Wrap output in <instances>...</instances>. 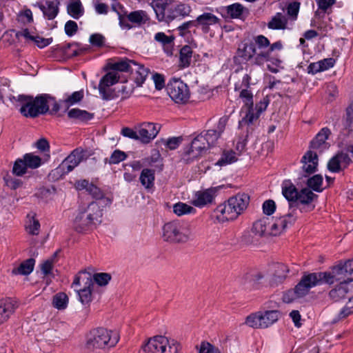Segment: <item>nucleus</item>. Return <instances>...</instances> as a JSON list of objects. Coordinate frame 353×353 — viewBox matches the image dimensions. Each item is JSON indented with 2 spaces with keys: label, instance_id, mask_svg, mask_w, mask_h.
Listing matches in <instances>:
<instances>
[{
  "label": "nucleus",
  "instance_id": "obj_1",
  "mask_svg": "<svg viewBox=\"0 0 353 353\" xmlns=\"http://www.w3.org/2000/svg\"><path fill=\"white\" fill-rule=\"evenodd\" d=\"M249 202L250 196L248 194L239 193L219 205L214 210V214L219 222L233 221L247 208Z\"/></svg>",
  "mask_w": 353,
  "mask_h": 353
},
{
  "label": "nucleus",
  "instance_id": "obj_2",
  "mask_svg": "<svg viewBox=\"0 0 353 353\" xmlns=\"http://www.w3.org/2000/svg\"><path fill=\"white\" fill-rule=\"evenodd\" d=\"M103 210L98 202H91L85 208H79L74 220V228L78 232L90 230L102 221Z\"/></svg>",
  "mask_w": 353,
  "mask_h": 353
},
{
  "label": "nucleus",
  "instance_id": "obj_3",
  "mask_svg": "<svg viewBox=\"0 0 353 353\" xmlns=\"http://www.w3.org/2000/svg\"><path fill=\"white\" fill-rule=\"evenodd\" d=\"M119 340L117 332L104 327H97L87 334L85 347L92 351L109 349L114 347Z\"/></svg>",
  "mask_w": 353,
  "mask_h": 353
},
{
  "label": "nucleus",
  "instance_id": "obj_4",
  "mask_svg": "<svg viewBox=\"0 0 353 353\" xmlns=\"http://www.w3.org/2000/svg\"><path fill=\"white\" fill-rule=\"evenodd\" d=\"M162 237L170 243H185L192 239V232L188 223L174 220L164 224Z\"/></svg>",
  "mask_w": 353,
  "mask_h": 353
},
{
  "label": "nucleus",
  "instance_id": "obj_5",
  "mask_svg": "<svg viewBox=\"0 0 353 353\" xmlns=\"http://www.w3.org/2000/svg\"><path fill=\"white\" fill-rule=\"evenodd\" d=\"M156 17L159 21L169 23L178 17L185 18L190 15L192 8L189 4L179 3L166 9L163 3H156Z\"/></svg>",
  "mask_w": 353,
  "mask_h": 353
},
{
  "label": "nucleus",
  "instance_id": "obj_6",
  "mask_svg": "<svg viewBox=\"0 0 353 353\" xmlns=\"http://www.w3.org/2000/svg\"><path fill=\"white\" fill-rule=\"evenodd\" d=\"M279 310L258 311L248 315L245 324L254 329H265L276 323L280 317Z\"/></svg>",
  "mask_w": 353,
  "mask_h": 353
},
{
  "label": "nucleus",
  "instance_id": "obj_7",
  "mask_svg": "<svg viewBox=\"0 0 353 353\" xmlns=\"http://www.w3.org/2000/svg\"><path fill=\"white\" fill-rule=\"evenodd\" d=\"M321 277L319 276L318 272L310 273L303 275L299 283L295 286L292 290H289L283 295V299L285 303H290L294 301V297L288 298L290 294L294 295L296 297H303L309 292V290L312 287L321 285Z\"/></svg>",
  "mask_w": 353,
  "mask_h": 353
},
{
  "label": "nucleus",
  "instance_id": "obj_8",
  "mask_svg": "<svg viewBox=\"0 0 353 353\" xmlns=\"http://www.w3.org/2000/svg\"><path fill=\"white\" fill-rule=\"evenodd\" d=\"M145 353H179V344L174 340L170 341L163 336H156L149 339L143 347Z\"/></svg>",
  "mask_w": 353,
  "mask_h": 353
},
{
  "label": "nucleus",
  "instance_id": "obj_9",
  "mask_svg": "<svg viewBox=\"0 0 353 353\" xmlns=\"http://www.w3.org/2000/svg\"><path fill=\"white\" fill-rule=\"evenodd\" d=\"M318 195L314 194L310 189L307 188H302L299 190L297 199L294 203H291L292 212L294 217L296 216V210L301 213H307L312 212L315 208L314 201L316 200Z\"/></svg>",
  "mask_w": 353,
  "mask_h": 353
},
{
  "label": "nucleus",
  "instance_id": "obj_10",
  "mask_svg": "<svg viewBox=\"0 0 353 353\" xmlns=\"http://www.w3.org/2000/svg\"><path fill=\"white\" fill-rule=\"evenodd\" d=\"M166 90L170 98L178 103H184L190 98L189 88L180 79H171L167 84Z\"/></svg>",
  "mask_w": 353,
  "mask_h": 353
},
{
  "label": "nucleus",
  "instance_id": "obj_11",
  "mask_svg": "<svg viewBox=\"0 0 353 353\" xmlns=\"http://www.w3.org/2000/svg\"><path fill=\"white\" fill-rule=\"evenodd\" d=\"M346 261L344 263H340L334 266L331 271L318 272L319 276L323 283L333 284L334 282H339L341 284H347L350 283L348 275L346 273Z\"/></svg>",
  "mask_w": 353,
  "mask_h": 353
},
{
  "label": "nucleus",
  "instance_id": "obj_12",
  "mask_svg": "<svg viewBox=\"0 0 353 353\" xmlns=\"http://www.w3.org/2000/svg\"><path fill=\"white\" fill-rule=\"evenodd\" d=\"M120 75L117 72H108L102 77L99 83V92L103 100L110 101L114 99L117 94L110 86L119 81Z\"/></svg>",
  "mask_w": 353,
  "mask_h": 353
},
{
  "label": "nucleus",
  "instance_id": "obj_13",
  "mask_svg": "<svg viewBox=\"0 0 353 353\" xmlns=\"http://www.w3.org/2000/svg\"><path fill=\"white\" fill-rule=\"evenodd\" d=\"M209 148L203 133H201L192 140L190 146L184 151L183 159L186 163H190Z\"/></svg>",
  "mask_w": 353,
  "mask_h": 353
},
{
  "label": "nucleus",
  "instance_id": "obj_14",
  "mask_svg": "<svg viewBox=\"0 0 353 353\" xmlns=\"http://www.w3.org/2000/svg\"><path fill=\"white\" fill-rule=\"evenodd\" d=\"M83 159V154L81 152H79L77 149L73 150L57 167L52 171L51 175L57 176L59 175L61 176L63 174H68L71 172Z\"/></svg>",
  "mask_w": 353,
  "mask_h": 353
},
{
  "label": "nucleus",
  "instance_id": "obj_15",
  "mask_svg": "<svg viewBox=\"0 0 353 353\" xmlns=\"http://www.w3.org/2000/svg\"><path fill=\"white\" fill-rule=\"evenodd\" d=\"M17 101L20 103V113L26 118H36L34 117V110H37L38 103L37 102V97H34L31 95L19 94L17 97Z\"/></svg>",
  "mask_w": 353,
  "mask_h": 353
},
{
  "label": "nucleus",
  "instance_id": "obj_16",
  "mask_svg": "<svg viewBox=\"0 0 353 353\" xmlns=\"http://www.w3.org/2000/svg\"><path fill=\"white\" fill-rule=\"evenodd\" d=\"M196 28L201 30L204 34L210 31L211 26H221V20L212 12H204L195 19Z\"/></svg>",
  "mask_w": 353,
  "mask_h": 353
},
{
  "label": "nucleus",
  "instance_id": "obj_17",
  "mask_svg": "<svg viewBox=\"0 0 353 353\" xmlns=\"http://www.w3.org/2000/svg\"><path fill=\"white\" fill-rule=\"evenodd\" d=\"M318 155L312 150H308L302 157L301 162L303 164L302 170L304 174L299 178H307L308 175L314 173L317 170Z\"/></svg>",
  "mask_w": 353,
  "mask_h": 353
},
{
  "label": "nucleus",
  "instance_id": "obj_18",
  "mask_svg": "<svg viewBox=\"0 0 353 353\" xmlns=\"http://www.w3.org/2000/svg\"><path fill=\"white\" fill-rule=\"evenodd\" d=\"M283 48L282 43L279 41L272 45L270 44L267 50H261L259 52L256 57L254 58V64L261 65L265 62L270 61L276 65H279L281 61L278 59L272 57L271 54L274 50H281Z\"/></svg>",
  "mask_w": 353,
  "mask_h": 353
},
{
  "label": "nucleus",
  "instance_id": "obj_19",
  "mask_svg": "<svg viewBox=\"0 0 353 353\" xmlns=\"http://www.w3.org/2000/svg\"><path fill=\"white\" fill-rule=\"evenodd\" d=\"M255 46V43L252 41H243L239 45L236 52V58H241L242 61L248 62L253 59L254 63V58L259 52Z\"/></svg>",
  "mask_w": 353,
  "mask_h": 353
},
{
  "label": "nucleus",
  "instance_id": "obj_20",
  "mask_svg": "<svg viewBox=\"0 0 353 353\" xmlns=\"http://www.w3.org/2000/svg\"><path fill=\"white\" fill-rule=\"evenodd\" d=\"M331 134V131L327 128H323L315 137L310 141V150H315L321 153L324 150H327L330 147V144L326 142L329 136Z\"/></svg>",
  "mask_w": 353,
  "mask_h": 353
},
{
  "label": "nucleus",
  "instance_id": "obj_21",
  "mask_svg": "<svg viewBox=\"0 0 353 353\" xmlns=\"http://www.w3.org/2000/svg\"><path fill=\"white\" fill-rule=\"evenodd\" d=\"M159 130L160 127L153 123H143L141 124L138 128L139 141L143 143H149L157 137Z\"/></svg>",
  "mask_w": 353,
  "mask_h": 353
},
{
  "label": "nucleus",
  "instance_id": "obj_22",
  "mask_svg": "<svg viewBox=\"0 0 353 353\" xmlns=\"http://www.w3.org/2000/svg\"><path fill=\"white\" fill-rule=\"evenodd\" d=\"M293 213H288L283 216L276 219L274 223L270 226L268 234L272 236L280 234L288 225H292L296 221Z\"/></svg>",
  "mask_w": 353,
  "mask_h": 353
},
{
  "label": "nucleus",
  "instance_id": "obj_23",
  "mask_svg": "<svg viewBox=\"0 0 353 353\" xmlns=\"http://www.w3.org/2000/svg\"><path fill=\"white\" fill-rule=\"evenodd\" d=\"M17 307V301L11 298L0 300V325L8 321Z\"/></svg>",
  "mask_w": 353,
  "mask_h": 353
},
{
  "label": "nucleus",
  "instance_id": "obj_24",
  "mask_svg": "<svg viewBox=\"0 0 353 353\" xmlns=\"http://www.w3.org/2000/svg\"><path fill=\"white\" fill-rule=\"evenodd\" d=\"M132 65H137V62L128 58H123L114 63H108L106 65V70H111L112 72H134Z\"/></svg>",
  "mask_w": 353,
  "mask_h": 353
},
{
  "label": "nucleus",
  "instance_id": "obj_25",
  "mask_svg": "<svg viewBox=\"0 0 353 353\" xmlns=\"http://www.w3.org/2000/svg\"><path fill=\"white\" fill-rule=\"evenodd\" d=\"M60 2L54 3L51 1H46L45 5L40 2H37L34 6L38 7L43 12L44 18L48 20L54 19L59 12V6Z\"/></svg>",
  "mask_w": 353,
  "mask_h": 353
},
{
  "label": "nucleus",
  "instance_id": "obj_26",
  "mask_svg": "<svg viewBox=\"0 0 353 353\" xmlns=\"http://www.w3.org/2000/svg\"><path fill=\"white\" fill-rule=\"evenodd\" d=\"M281 188L282 194L288 200L289 208L291 209V203L296 201L299 191L290 180L283 181Z\"/></svg>",
  "mask_w": 353,
  "mask_h": 353
},
{
  "label": "nucleus",
  "instance_id": "obj_27",
  "mask_svg": "<svg viewBox=\"0 0 353 353\" xmlns=\"http://www.w3.org/2000/svg\"><path fill=\"white\" fill-rule=\"evenodd\" d=\"M51 100H54V97L49 94H41L37 96V102L38 103V109L34 110V117H39L41 114H46L49 111Z\"/></svg>",
  "mask_w": 353,
  "mask_h": 353
},
{
  "label": "nucleus",
  "instance_id": "obj_28",
  "mask_svg": "<svg viewBox=\"0 0 353 353\" xmlns=\"http://www.w3.org/2000/svg\"><path fill=\"white\" fill-rule=\"evenodd\" d=\"M222 10H224L226 12V14H222L223 17L239 19H242L243 18L244 13L247 11L246 8L239 3H234L225 6L222 8Z\"/></svg>",
  "mask_w": 353,
  "mask_h": 353
},
{
  "label": "nucleus",
  "instance_id": "obj_29",
  "mask_svg": "<svg viewBox=\"0 0 353 353\" xmlns=\"http://www.w3.org/2000/svg\"><path fill=\"white\" fill-rule=\"evenodd\" d=\"M92 286H93L92 281L90 277L88 276L87 277L85 286L83 289H75L78 293L80 301L83 305L88 304L92 301Z\"/></svg>",
  "mask_w": 353,
  "mask_h": 353
},
{
  "label": "nucleus",
  "instance_id": "obj_30",
  "mask_svg": "<svg viewBox=\"0 0 353 353\" xmlns=\"http://www.w3.org/2000/svg\"><path fill=\"white\" fill-rule=\"evenodd\" d=\"M50 158L49 154H44L43 161L41 157L34 155L33 153H26L23 156V161H25L28 168L36 169L39 168L43 163L48 161Z\"/></svg>",
  "mask_w": 353,
  "mask_h": 353
},
{
  "label": "nucleus",
  "instance_id": "obj_31",
  "mask_svg": "<svg viewBox=\"0 0 353 353\" xmlns=\"http://www.w3.org/2000/svg\"><path fill=\"white\" fill-rule=\"evenodd\" d=\"M289 269L287 265L283 263H278L275 266L274 273L270 281L272 285H277L285 279Z\"/></svg>",
  "mask_w": 353,
  "mask_h": 353
},
{
  "label": "nucleus",
  "instance_id": "obj_32",
  "mask_svg": "<svg viewBox=\"0 0 353 353\" xmlns=\"http://www.w3.org/2000/svg\"><path fill=\"white\" fill-rule=\"evenodd\" d=\"M94 113L79 108H72L68 112V117L70 119L77 120L81 122H87L94 118Z\"/></svg>",
  "mask_w": 353,
  "mask_h": 353
},
{
  "label": "nucleus",
  "instance_id": "obj_33",
  "mask_svg": "<svg viewBox=\"0 0 353 353\" xmlns=\"http://www.w3.org/2000/svg\"><path fill=\"white\" fill-rule=\"evenodd\" d=\"M35 260L32 258L28 259L23 261L19 267L12 270V275H28L34 270Z\"/></svg>",
  "mask_w": 353,
  "mask_h": 353
},
{
  "label": "nucleus",
  "instance_id": "obj_34",
  "mask_svg": "<svg viewBox=\"0 0 353 353\" xmlns=\"http://www.w3.org/2000/svg\"><path fill=\"white\" fill-rule=\"evenodd\" d=\"M192 57V50L190 46L185 45L179 52V67L185 68L190 65Z\"/></svg>",
  "mask_w": 353,
  "mask_h": 353
},
{
  "label": "nucleus",
  "instance_id": "obj_35",
  "mask_svg": "<svg viewBox=\"0 0 353 353\" xmlns=\"http://www.w3.org/2000/svg\"><path fill=\"white\" fill-rule=\"evenodd\" d=\"M88 193L95 199L96 201L94 202H98L101 208L103 207L102 204L108 205L111 203V201L108 198L104 197L102 191L92 183L90 185Z\"/></svg>",
  "mask_w": 353,
  "mask_h": 353
},
{
  "label": "nucleus",
  "instance_id": "obj_36",
  "mask_svg": "<svg viewBox=\"0 0 353 353\" xmlns=\"http://www.w3.org/2000/svg\"><path fill=\"white\" fill-rule=\"evenodd\" d=\"M127 18L130 22L138 26L145 24L149 20L146 12L143 10L131 12L127 15Z\"/></svg>",
  "mask_w": 353,
  "mask_h": 353
},
{
  "label": "nucleus",
  "instance_id": "obj_37",
  "mask_svg": "<svg viewBox=\"0 0 353 353\" xmlns=\"http://www.w3.org/2000/svg\"><path fill=\"white\" fill-rule=\"evenodd\" d=\"M154 170L149 168L143 169L139 177L141 183L146 189H150L154 186Z\"/></svg>",
  "mask_w": 353,
  "mask_h": 353
},
{
  "label": "nucleus",
  "instance_id": "obj_38",
  "mask_svg": "<svg viewBox=\"0 0 353 353\" xmlns=\"http://www.w3.org/2000/svg\"><path fill=\"white\" fill-rule=\"evenodd\" d=\"M134 80L137 86H141L144 83L146 77L149 74V70L145 68L142 65H139L137 63V65H134Z\"/></svg>",
  "mask_w": 353,
  "mask_h": 353
},
{
  "label": "nucleus",
  "instance_id": "obj_39",
  "mask_svg": "<svg viewBox=\"0 0 353 353\" xmlns=\"http://www.w3.org/2000/svg\"><path fill=\"white\" fill-rule=\"evenodd\" d=\"M287 19L281 13L278 12L268 22V27L272 30H283L287 26Z\"/></svg>",
  "mask_w": 353,
  "mask_h": 353
},
{
  "label": "nucleus",
  "instance_id": "obj_40",
  "mask_svg": "<svg viewBox=\"0 0 353 353\" xmlns=\"http://www.w3.org/2000/svg\"><path fill=\"white\" fill-rule=\"evenodd\" d=\"M270 224V219L266 217L255 221L252 228V232L259 236H262L268 233V225Z\"/></svg>",
  "mask_w": 353,
  "mask_h": 353
},
{
  "label": "nucleus",
  "instance_id": "obj_41",
  "mask_svg": "<svg viewBox=\"0 0 353 353\" xmlns=\"http://www.w3.org/2000/svg\"><path fill=\"white\" fill-rule=\"evenodd\" d=\"M213 196L208 191L199 192L196 194V197L192 203L194 206L201 208L208 203L212 202Z\"/></svg>",
  "mask_w": 353,
  "mask_h": 353
},
{
  "label": "nucleus",
  "instance_id": "obj_42",
  "mask_svg": "<svg viewBox=\"0 0 353 353\" xmlns=\"http://www.w3.org/2000/svg\"><path fill=\"white\" fill-rule=\"evenodd\" d=\"M84 96L83 90L74 92L69 95L65 99L62 100V104L64 105L65 110L69 109L70 106L80 102Z\"/></svg>",
  "mask_w": 353,
  "mask_h": 353
},
{
  "label": "nucleus",
  "instance_id": "obj_43",
  "mask_svg": "<svg viewBox=\"0 0 353 353\" xmlns=\"http://www.w3.org/2000/svg\"><path fill=\"white\" fill-rule=\"evenodd\" d=\"M348 290L345 284L337 285L335 288L330 290L329 296L332 300L336 302L346 297Z\"/></svg>",
  "mask_w": 353,
  "mask_h": 353
},
{
  "label": "nucleus",
  "instance_id": "obj_44",
  "mask_svg": "<svg viewBox=\"0 0 353 353\" xmlns=\"http://www.w3.org/2000/svg\"><path fill=\"white\" fill-rule=\"evenodd\" d=\"M68 13L74 19H78L83 14V8L80 1L70 3L67 7Z\"/></svg>",
  "mask_w": 353,
  "mask_h": 353
},
{
  "label": "nucleus",
  "instance_id": "obj_45",
  "mask_svg": "<svg viewBox=\"0 0 353 353\" xmlns=\"http://www.w3.org/2000/svg\"><path fill=\"white\" fill-rule=\"evenodd\" d=\"M247 109L248 111L245 117H243L242 119L239 122V128H242L243 125L250 126V125H252L254 122L257 121L260 117L257 114V113L254 112V106H252L251 108Z\"/></svg>",
  "mask_w": 353,
  "mask_h": 353
},
{
  "label": "nucleus",
  "instance_id": "obj_46",
  "mask_svg": "<svg viewBox=\"0 0 353 353\" xmlns=\"http://www.w3.org/2000/svg\"><path fill=\"white\" fill-rule=\"evenodd\" d=\"M323 180V176L321 174H315L312 177L307 178L306 181L308 186L307 188L316 192H321L323 191L321 188Z\"/></svg>",
  "mask_w": 353,
  "mask_h": 353
},
{
  "label": "nucleus",
  "instance_id": "obj_47",
  "mask_svg": "<svg viewBox=\"0 0 353 353\" xmlns=\"http://www.w3.org/2000/svg\"><path fill=\"white\" fill-rule=\"evenodd\" d=\"M68 297L64 292H59L53 296L52 305L58 310H64L67 307Z\"/></svg>",
  "mask_w": 353,
  "mask_h": 353
},
{
  "label": "nucleus",
  "instance_id": "obj_48",
  "mask_svg": "<svg viewBox=\"0 0 353 353\" xmlns=\"http://www.w3.org/2000/svg\"><path fill=\"white\" fill-rule=\"evenodd\" d=\"M28 218H29V221L26 226V231L30 234L38 235L40 230L39 221L35 219L34 216L28 215Z\"/></svg>",
  "mask_w": 353,
  "mask_h": 353
},
{
  "label": "nucleus",
  "instance_id": "obj_49",
  "mask_svg": "<svg viewBox=\"0 0 353 353\" xmlns=\"http://www.w3.org/2000/svg\"><path fill=\"white\" fill-rule=\"evenodd\" d=\"M127 157V154L124 152L120 150H115L112 153L109 159H105V163H108L110 165L118 164L124 161Z\"/></svg>",
  "mask_w": 353,
  "mask_h": 353
},
{
  "label": "nucleus",
  "instance_id": "obj_50",
  "mask_svg": "<svg viewBox=\"0 0 353 353\" xmlns=\"http://www.w3.org/2000/svg\"><path fill=\"white\" fill-rule=\"evenodd\" d=\"M236 153L232 151L224 152L221 158L218 160L216 165L223 166L236 161Z\"/></svg>",
  "mask_w": 353,
  "mask_h": 353
},
{
  "label": "nucleus",
  "instance_id": "obj_51",
  "mask_svg": "<svg viewBox=\"0 0 353 353\" xmlns=\"http://www.w3.org/2000/svg\"><path fill=\"white\" fill-rule=\"evenodd\" d=\"M241 92L239 94V97L242 99L244 103V105L247 108H251L254 106L253 102V94L252 91L249 89L243 88L241 89Z\"/></svg>",
  "mask_w": 353,
  "mask_h": 353
},
{
  "label": "nucleus",
  "instance_id": "obj_52",
  "mask_svg": "<svg viewBox=\"0 0 353 353\" xmlns=\"http://www.w3.org/2000/svg\"><path fill=\"white\" fill-rule=\"evenodd\" d=\"M23 161V157L15 161L12 168V172L16 176H20L26 173L28 167Z\"/></svg>",
  "mask_w": 353,
  "mask_h": 353
},
{
  "label": "nucleus",
  "instance_id": "obj_53",
  "mask_svg": "<svg viewBox=\"0 0 353 353\" xmlns=\"http://www.w3.org/2000/svg\"><path fill=\"white\" fill-rule=\"evenodd\" d=\"M194 211L193 207L183 203H177L173 206V212L178 216L190 214Z\"/></svg>",
  "mask_w": 353,
  "mask_h": 353
},
{
  "label": "nucleus",
  "instance_id": "obj_54",
  "mask_svg": "<svg viewBox=\"0 0 353 353\" xmlns=\"http://www.w3.org/2000/svg\"><path fill=\"white\" fill-rule=\"evenodd\" d=\"M202 133L209 148L213 146L220 137L219 134L214 130H209Z\"/></svg>",
  "mask_w": 353,
  "mask_h": 353
},
{
  "label": "nucleus",
  "instance_id": "obj_55",
  "mask_svg": "<svg viewBox=\"0 0 353 353\" xmlns=\"http://www.w3.org/2000/svg\"><path fill=\"white\" fill-rule=\"evenodd\" d=\"M263 278V274L259 272H255L252 273H247L243 277V284H246L247 283H253V284L259 283V281Z\"/></svg>",
  "mask_w": 353,
  "mask_h": 353
},
{
  "label": "nucleus",
  "instance_id": "obj_56",
  "mask_svg": "<svg viewBox=\"0 0 353 353\" xmlns=\"http://www.w3.org/2000/svg\"><path fill=\"white\" fill-rule=\"evenodd\" d=\"M105 38L99 33H94L90 36V43L97 48H102L105 46Z\"/></svg>",
  "mask_w": 353,
  "mask_h": 353
},
{
  "label": "nucleus",
  "instance_id": "obj_57",
  "mask_svg": "<svg viewBox=\"0 0 353 353\" xmlns=\"http://www.w3.org/2000/svg\"><path fill=\"white\" fill-rule=\"evenodd\" d=\"M193 27L196 28L194 20L185 21L178 27L177 31L179 32V35L184 37L186 34L190 33V29Z\"/></svg>",
  "mask_w": 353,
  "mask_h": 353
},
{
  "label": "nucleus",
  "instance_id": "obj_58",
  "mask_svg": "<svg viewBox=\"0 0 353 353\" xmlns=\"http://www.w3.org/2000/svg\"><path fill=\"white\" fill-rule=\"evenodd\" d=\"M255 46L258 48L259 52L261 50H267L270 46V41L263 35H259L254 38Z\"/></svg>",
  "mask_w": 353,
  "mask_h": 353
},
{
  "label": "nucleus",
  "instance_id": "obj_59",
  "mask_svg": "<svg viewBox=\"0 0 353 353\" xmlns=\"http://www.w3.org/2000/svg\"><path fill=\"white\" fill-rule=\"evenodd\" d=\"M327 169L334 173H338L343 170L336 154L330 159L327 163Z\"/></svg>",
  "mask_w": 353,
  "mask_h": 353
},
{
  "label": "nucleus",
  "instance_id": "obj_60",
  "mask_svg": "<svg viewBox=\"0 0 353 353\" xmlns=\"http://www.w3.org/2000/svg\"><path fill=\"white\" fill-rule=\"evenodd\" d=\"M94 281L100 286L106 285L111 280V275L109 273H96L93 276Z\"/></svg>",
  "mask_w": 353,
  "mask_h": 353
},
{
  "label": "nucleus",
  "instance_id": "obj_61",
  "mask_svg": "<svg viewBox=\"0 0 353 353\" xmlns=\"http://www.w3.org/2000/svg\"><path fill=\"white\" fill-rule=\"evenodd\" d=\"M154 39L165 46H171L173 43L174 38L172 37L167 36L164 32H159L155 34Z\"/></svg>",
  "mask_w": 353,
  "mask_h": 353
},
{
  "label": "nucleus",
  "instance_id": "obj_62",
  "mask_svg": "<svg viewBox=\"0 0 353 353\" xmlns=\"http://www.w3.org/2000/svg\"><path fill=\"white\" fill-rule=\"evenodd\" d=\"M182 141V137H174L163 141V142L166 148H169L170 150H175L179 146Z\"/></svg>",
  "mask_w": 353,
  "mask_h": 353
},
{
  "label": "nucleus",
  "instance_id": "obj_63",
  "mask_svg": "<svg viewBox=\"0 0 353 353\" xmlns=\"http://www.w3.org/2000/svg\"><path fill=\"white\" fill-rule=\"evenodd\" d=\"M64 30L68 37L73 36L78 30L77 23L72 20L68 21L65 24Z\"/></svg>",
  "mask_w": 353,
  "mask_h": 353
},
{
  "label": "nucleus",
  "instance_id": "obj_64",
  "mask_svg": "<svg viewBox=\"0 0 353 353\" xmlns=\"http://www.w3.org/2000/svg\"><path fill=\"white\" fill-rule=\"evenodd\" d=\"M276 210V204L275 202L269 199L265 201L263 204V213L266 215H272Z\"/></svg>",
  "mask_w": 353,
  "mask_h": 353
}]
</instances>
